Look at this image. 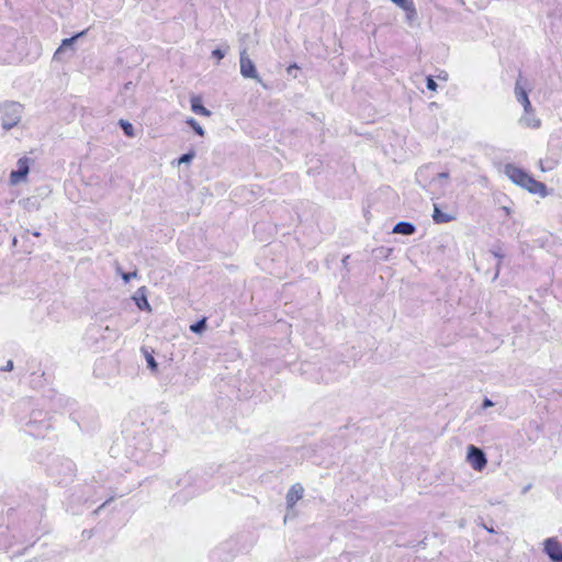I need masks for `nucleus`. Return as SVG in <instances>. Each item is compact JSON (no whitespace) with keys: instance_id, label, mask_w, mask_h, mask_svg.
I'll return each mask as SVG.
<instances>
[{"instance_id":"obj_4","label":"nucleus","mask_w":562,"mask_h":562,"mask_svg":"<svg viewBox=\"0 0 562 562\" xmlns=\"http://www.w3.org/2000/svg\"><path fill=\"white\" fill-rule=\"evenodd\" d=\"M239 67H240V75L244 78H250V79H254V80L262 83V81L257 72L256 66H255L254 61L249 58L246 48L240 50Z\"/></svg>"},{"instance_id":"obj_18","label":"nucleus","mask_w":562,"mask_h":562,"mask_svg":"<svg viewBox=\"0 0 562 562\" xmlns=\"http://www.w3.org/2000/svg\"><path fill=\"white\" fill-rule=\"evenodd\" d=\"M206 328V318H202L195 324L190 326V330L196 334H201Z\"/></svg>"},{"instance_id":"obj_21","label":"nucleus","mask_w":562,"mask_h":562,"mask_svg":"<svg viewBox=\"0 0 562 562\" xmlns=\"http://www.w3.org/2000/svg\"><path fill=\"white\" fill-rule=\"evenodd\" d=\"M437 87L438 86H437L436 81L434 80V78L431 76H428L427 77V88L429 90L436 91Z\"/></svg>"},{"instance_id":"obj_31","label":"nucleus","mask_w":562,"mask_h":562,"mask_svg":"<svg viewBox=\"0 0 562 562\" xmlns=\"http://www.w3.org/2000/svg\"><path fill=\"white\" fill-rule=\"evenodd\" d=\"M40 235V232H33V236L38 237Z\"/></svg>"},{"instance_id":"obj_33","label":"nucleus","mask_w":562,"mask_h":562,"mask_svg":"<svg viewBox=\"0 0 562 562\" xmlns=\"http://www.w3.org/2000/svg\"><path fill=\"white\" fill-rule=\"evenodd\" d=\"M504 211L508 214L509 210L507 207H504Z\"/></svg>"},{"instance_id":"obj_28","label":"nucleus","mask_w":562,"mask_h":562,"mask_svg":"<svg viewBox=\"0 0 562 562\" xmlns=\"http://www.w3.org/2000/svg\"><path fill=\"white\" fill-rule=\"evenodd\" d=\"M437 178L438 179H448L449 178V173L448 172H440V173H438Z\"/></svg>"},{"instance_id":"obj_16","label":"nucleus","mask_w":562,"mask_h":562,"mask_svg":"<svg viewBox=\"0 0 562 562\" xmlns=\"http://www.w3.org/2000/svg\"><path fill=\"white\" fill-rule=\"evenodd\" d=\"M119 124L122 127V130L126 136H128V137L135 136L134 126L130 122H127L125 120H120Z\"/></svg>"},{"instance_id":"obj_10","label":"nucleus","mask_w":562,"mask_h":562,"mask_svg":"<svg viewBox=\"0 0 562 562\" xmlns=\"http://www.w3.org/2000/svg\"><path fill=\"white\" fill-rule=\"evenodd\" d=\"M432 220L437 224L449 223L454 220V216L448 213H443L439 210L438 205H434Z\"/></svg>"},{"instance_id":"obj_32","label":"nucleus","mask_w":562,"mask_h":562,"mask_svg":"<svg viewBox=\"0 0 562 562\" xmlns=\"http://www.w3.org/2000/svg\"><path fill=\"white\" fill-rule=\"evenodd\" d=\"M495 257L502 259V255L497 254V252H494Z\"/></svg>"},{"instance_id":"obj_25","label":"nucleus","mask_w":562,"mask_h":562,"mask_svg":"<svg viewBox=\"0 0 562 562\" xmlns=\"http://www.w3.org/2000/svg\"><path fill=\"white\" fill-rule=\"evenodd\" d=\"M393 3H395L396 5H398L400 8L404 9L405 5L412 3L413 1H407V0H392Z\"/></svg>"},{"instance_id":"obj_14","label":"nucleus","mask_w":562,"mask_h":562,"mask_svg":"<svg viewBox=\"0 0 562 562\" xmlns=\"http://www.w3.org/2000/svg\"><path fill=\"white\" fill-rule=\"evenodd\" d=\"M406 12V20L409 24H413L417 20V11L414 7V3H409L403 9Z\"/></svg>"},{"instance_id":"obj_22","label":"nucleus","mask_w":562,"mask_h":562,"mask_svg":"<svg viewBox=\"0 0 562 562\" xmlns=\"http://www.w3.org/2000/svg\"><path fill=\"white\" fill-rule=\"evenodd\" d=\"M136 277H137L136 271L122 273V279L124 280L125 283L130 282L133 278H136Z\"/></svg>"},{"instance_id":"obj_20","label":"nucleus","mask_w":562,"mask_h":562,"mask_svg":"<svg viewBox=\"0 0 562 562\" xmlns=\"http://www.w3.org/2000/svg\"><path fill=\"white\" fill-rule=\"evenodd\" d=\"M23 203L24 207L29 211L40 209V203L35 198H27L26 200L23 201Z\"/></svg>"},{"instance_id":"obj_12","label":"nucleus","mask_w":562,"mask_h":562,"mask_svg":"<svg viewBox=\"0 0 562 562\" xmlns=\"http://www.w3.org/2000/svg\"><path fill=\"white\" fill-rule=\"evenodd\" d=\"M191 110L199 114V115H203V116H210L211 115V111L207 110L202 103H201V99L198 98V97H194L191 99Z\"/></svg>"},{"instance_id":"obj_23","label":"nucleus","mask_w":562,"mask_h":562,"mask_svg":"<svg viewBox=\"0 0 562 562\" xmlns=\"http://www.w3.org/2000/svg\"><path fill=\"white\" fill-rule=\"evenodd\" d=\"M146 360H147L148 367H149L150 369H156V368H157V362L155 361V359H154V357H153V356L148 355V356L146 357Z\"/></svg>"},{"instance_id":"obj_24","label":"nucleus","mask_w":562,"mask_h":562,"mask_svg":"<svg viewBox=\"0 0 562 562\" xmlns=\"http://www.w3.org/2000/svg\"><path fill=\"white\" fill-rule=\"evenodd\" d=\"M212 55H213L215 58H217V60H221V59H223V58H224L225 53H224V52H222L220 48H216V49H214V50L212 52Z\"/></svg>"},{"instance_id":"obj_29","label":"nucleus","mask_w":562,"mask_h":562,"mask_svg":"<svg viewBox=\"0 0 562 562\" xmlns=\"http://www.w3.org/2000/svg\"><path fill=\"white\" fill-rule=\"evenodd\" d=\"M296 68H297V66H296L295 64H293V65H290V66L288 67L286 71H288V74H291V72H292V71H294V69H296Z\"/></svg>"},{"instance_id":"obj_2","label":"nucleus","mask_w":562,"mask_h":562,"mask_svg":"<svg viewBox=\"0 0 562 562\" xmlns=\"http://www.w3.org/2000/svg\"><path fill=\"white\" fill-rule=\"evenodd\" d=\"M23 105L15 101H5L0 105L1 125L9 131L16 126L22 117Z\"/></svg>"},{"instance_id":"obj_19","label":"nucleus","mask_w":562,"mask_h":562,"mask_svg":"<svg viewBox=\"0 0 562 562\" xmlns=\"http://www.w3.org/2000/svg\"><path fill=\"white\" fill-rule=\"evenodd\" d=\"M134 300L136 301V305L139 310L151 311L150 305L145 295H142L140 297L135 296Z\"/></svg>"},{"instance_id":"obj_6","label":"nucleus","mask_w":562,"mask_h":562,"mask_svg":"<svg viewBox=\"0 0 562 562\" xmlns=\"http://www.w3.org/2000/svg\"><path fill=\"white\" fill-rule=\"evenodd\" d=\"M30 164L31 159L27 157H22L18 160V169L10 172L9 182L11 186H16L26 180L30 172Z\"/></svg>"},{"instance_id":"obj_15","label":"nucleus","mask_w":562,"mask_h":562,"mask_svg":"<svg viewBox=\"0 0 562 562\" xmlns=\"http://www.w3.org/2000/svg\"><path fill=\"white\" fill-rule=\"evenodd\" d=\"M194 157H195V151L190 150L189 153L182 155L178 160H175L171 164L172 165L177 164L178 166L189 165L193 160Z\"/></svg>"},{"instance_id":"obj_17","label":"nucleus","mask_w":562,"mask_h":562,"mask_svg":"<svg viewBox=\"0 0 562 562\" xmlns=\"http://www.w3.org/2000/svg\"><path fill=\"white\" fill-rule=\"evenodd\" d=\"M187 124L191 126L199 136L203 137L205 135L203 127L193 117H189Z\"/></svg>"},{"instance_id":"obj_7","label":"nucleus","mask_w":562,"mask_h":562,"mask_svg":"<svg viewBox=\"0 0 562 562\" xmlns=\"http://www.w3.org/2000/svg\"><path fill=\"white\" fill-rule=\"evenodd\" d=\"M543 551L552 562H562V543L557 538H548L543 541Z\"/></svg>"},{"instance_id":"obj_30","label":"nucleus","mask_w":562,"mask_h":562,"mask_svg":"<svg viewBox=\"0 0 562 562\" xmlns=\"http://www.w3.org/2000/svg\"><path fill=\"white\" fill-rule=\"evenodd\" d=\"M438 78L443 79V80H447L448 75H447V74H445V75H440V76H438Z\"/></svg>"},{"instance_id":"obj_26","label":"nucleus","mask_w":562,"mask_h":562,"mask_svg":"<svg viewBox=\"0 0 562 562\" xmlns=\"http://www.w3.org/2000/svg\"><path fill=\"white\" fill-rule=\"evenodd\" d=\"M492 406H494V403L490 398L485 397L482 403V408H488Z\"/></svg>"},{"instance_id":"obj_3","label":"nucleus","mask_w":562,"mask_h":562,"mask_svg":"<svg viewBox=\"0 0 562 562\" xmlns=\"http://www.w3.org/2000/svg\"><path fill=\"white\" fill-rule=\"evenodd\" d=\"M465 460L471 468L477 472L483 471L487 464V458L484 451L473 445L468 446Z\"/></svg>"},{"instance_id":"obj_9","label":"nucleus","mask_w":562,"mask_h":562,"mask_svg":"<svg viewBox=\"0 0 562 562\" xmlns=\"http://www.w3.org/2000/svg\"><path fill=\"white\" fill-rule=\"evenodd\" d=\"M304 488L300 483L293 484L286 493V505L291 509L303 497Z\"/></svg>"},{"instance_id":"obj_8","label":"nucleus","mask_w":562,"mask_h":562,"mask_svg":"<svg viewBox=\"0 0 562 562\" xmlns=\"http://www.w3.org/2000/svg\"><path fill=\"white\" fill-rule=\"evenodd\" d=\"M519 123L528 128H539L541 125L540 119L537 117L535 109L525 110L524 114L519 119Z\"/></svg>"},{"instance_id":"obj_13","label":"nucleus","mask_w":562,"mask_h":562,"mask_svg":"<svg viewBox=\"0 0 562 562\" xmlns=\"http://www.w3.org/2000/svg\"><path fill=\"white\" fill-rule=\"evenodd\" d=\"M86 33H87V30H86V31H82V32H80V33H78V34H76V35H75V36H72V37H69V38H65V40H63V42H61L60 46L57 48V50H56V52H55V54H54V58L56 59V58L58 57V55L63 52V49H64L65 47L71 46V45L75 43V41H76L77 38H79V37L83 36Z\"/></svg>"},{"instance_id":"obj_1","label":"nucleus","mask_w":562,"mask_h":562,"mask_svg":"<svg viewBox=\"0 0 562 562\" xmlns=\"http://www.w3.org/2000/svg\"><path fill=\"white\" fill-rule=\"evenodd\" d=\"M504 172L515 184L528 190L530 193L538 194L541 198L548 195L546 184L535 180L529 173H527L522 169L508 164L505 166Z\"/></svg>"},{"instance_id":"obj_11","label":"nucleus","mask_w":562,"mask_h":562,"mask_svg":"<svg viewBox=\"0 0 562 562\" xmlns=\"http://www.w3.org/2000/svg\"><path fill=\"white\" fill-rule=\"evenodd\" d=\"M415 231V226L408 222H400L393 227L394 234L412 235Z\"/></svg>"},{"instance_id":"obj_27","label":"nucleus","mask_w":562,"mask_h":562,"mask_svg":"<svg viewBox=\"0 0 562 562\" xmlns=\"http://www.w3.org/2000/svg\"><path fill=\"white\" fill-rule=\"evenodd\" d=\"M3 371H11L13 370V361L9 360L7 364L2 368Z\"/></svg>"},{"instance_id":"obj_5","label":"nucleus","mask_w":562,"mask_h":562,"mask_svg":"<svg viewBox=\"0 0 562 562\" xmlns=\"http://www.w3.org/2000/svg\"><path fill=\"white\" fill-rule=\"evenodd\" d=\"M516 100L522 105L525 110L533 109L528 97V81L522 76H519L515 83L514 89Z\"/></svg>"}]
</instances>
